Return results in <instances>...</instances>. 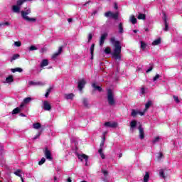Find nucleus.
Here are the masks:
<instances>
[{
    "mask_svg": "<svg viewBox=\"0 0 182 182\" xmlns=\"http://www.w3.org/2000/svg\"><path fill=\"white\" fill-rule=\"evenodd\" d=\"M110 42L114 46V51L112 53V58L115 60H122V46L120 41H116V38L112 37Z\"/></svg>",
    "mask_w": 182,
    "mask_h": 182,
    "instance_id": "f257e3e1",
    "label": "nucleus"
},
{
    "mask_svg": "<svg viewBox=\"0 0 182 182\" xmlns=\"http://www.w3.org/2000/svg\"><path fill=\"white\" fill-rule=\"evenodd\" d=\"M107 100L109 106H114L116 105V100H114V94L112 89L107 90Z\"/></svg>",
    "mask_w": 182,
    "mask_h": 182,
    "instance_id": "f03ea898",
    "label": "nucleus"
},
{
    "mask_svg": "<svg viewBox=\"0 0 182 182\" xmlns=\"http://www.w3.org/2000/svg\"><path fill=\"white\" fill-rule=\"evenodd\" d=\"M31 14V9L26 11H21V16L26 22H36V18H31L28 15Z\"/></svg>",
    "mask_w": 182,
    "mask_h": 182,
    "instance_id": "7ed1b4c3",
    "label": "nucleus"
},
{
    "mask_svg": "<svg viewBox=\"0 0 182 182\" xmlns=\"http://www.w3.org/2000/svg\"><path fill=\"white\" fill-rule=\"evenodd\" d=\"M105 16L106 18H112V19L117 21V19H119V13H113L112 11H107L105 14Z\"/></svg>",
    "mask_w": 182,
    "mask_h": 182,
    "instance_id": "20e7f679",
    "label": "nucleus"
},
{
    "mask_svg": "<svg viewBox=\"0 0 182 182\" xmlns=\"http://www.w3.org/2000/svg\"><path fill=\"white\" fill-rule=\"evenodd\" d=\"M44 154L47 160H49L50 161H52V160H53V157H52V153H50V151L48 147L45 148Z\"/></svg>",
    "mask_w": 182,
    "mask_h": 182,
    "instance_id": "39448f33",
    "label": "nucleus"
},
{
    "mask_svg": "<svg viewBox=\"0 0 182 182\" xmlns=\"http://www.w3.org/2000/svg\"><path fill=\"white\" fill-rule=\"evenodd\" d=\"M85 86H86V80H85V79H82L78 81L77 87L80 92H82V90H83V88L85 87Z\"/></svg>",
    "mask_w": 182,
    "mask_h": 182,
    "instance_id": "423d86ee",
    "label": "nucleus"
},
{
    "mask_svg": "<svg viewBox=\"0 0 182 182\" xmlns=\"http://www.w3.org/2000/svg\"><path fill=\"white\" fill-rule=\"evenodd\" d=\"M108 36L107 33H104L101 35L100 38V46H103V44L105 43V41H106L107 38Z\"/></svg>",
    "mask_w": 182,
    "mask_h": 182,
    "instance_id": "0eeeda50",
    "label": "nucleus"
},
{
    "mask_svg": "<svg viewBox=\"0 0 182 182\" xmlns=\"http://www.w3.org/2000/svg\"><path fill=\"white\" fill-rule=\"evenodd\" d=\"M43 109H44V110L47 111V112L52 110V105H50L49 104L48 101L43 102Z\"/></svg>",
    "mask_w": 182,
    "mask_h": 182,
    "instance_id": "6e6552de",
    "label": "nucleus"
},
{
    "mask_svg": "<svg viewBox=\"0 0 182 182\" xmlns=\"http://www.w3.org/2000/svg\"><path fill=\"white\" fill-rule=\"evenodd\" d=\"M138 129L139 132V139H141V140H143V139H144V129H143V127L141 125L139 126Z\"/></svg>",
    "mask_w": 182,
    "mask_h": 182,
    "instance_id": "1a4fd4ad",
    "label": "nucleus"
},
{
    "mask_svg": "<svg viewBox=\"0 0 182 182\" xmlns=\"http://www.w3.org/2000/svg\"><path fill=\"white\" fill-rule=\"evenodd\" d=\"M105 126L106 127H112V129H114L117 127V122H107L105 123Z\"/></svg>",
    "mask_w": 182,
    "mask_h": 182,
    "instance_id": "9d476101",
    "label": "nucleus"
},
{
    "mask_svg": "<svg viewBox=\"0 0 182 182\" xmlns=\"http://www.w3.org/2000/svg\"><path fill=\"white\" fill-rule=\"evenodd\" d=\"M62 52H63V46H61L60 47H59L58 51L57 53H55L54 54H53L52 59H56L57 56L60 55V53H62Z\"/></svg>",
    "mask_w": 182,
    "mask_h": 182,
    "instance_id": "9b49d317",
    "label": "nucleus"
},
{
    "mask_svg": "<svg viewBox=\"0 0 182 182\" xmlns=\"http://www.w3.org/2000/svg\"><path fill=\"white\" fill-rule=\"evenodd\" d=\"M164 22L165 25V28H164V31H168V23L167 22V16L166 14H164Z\"/></svg>",
    "mask_w": 182,
    "mask_h": 182,
    "instance_id": "f8f14e48",
    "label": "nucleus"
},
{
    "mask_svg": "<svg viewBox=\"0 0 182 182\" xmlns=\"http://www.w3.org/2000/svg\"><path fill=\"white\" fill-rule=\"evenodd\" d=\"M92 87H93L94 90H97L98 92H103V88H102V87L96 85V82H93L92 84Z\"/></svg>",
    "mask_w": 182,
    "mask_h": 182,
    "instance_id": "ddd939ff",
    "label": "nucleus"
},
{
    "mask_svg": "<svg viewBox=\"0 0 182 182\" xmlns=\"http://www.w3.org/2000/svg\"><path fill=\"white\" fill-rule=\"evenodd\" d=\"M78 159L79 160H81V161H83V159L85 160V161H87V160H89V156L85 154H82L81 155H78Z\"/></svg>",
    "mask_w": 182,
    "mask_h": 182,
    "instance_id": "4468645a",
    "label": "nucleus"
},
{
    "mask_svg": "<svg viewBox=\"0 0 182 182\" xmlns=\"http://www.w3.org/2000/svg\"><path fill=\"white\" fill-rule=\"evenodd\" d=\"M12 11L16 14H19V11H21V7L18 5H14L12 6Z\"/></svg>",
    "mask_w": 182,
    "mask_h": 182,
    "instance_id": "2eb2a0df",
    "label": "nucleus"
},
{
    "mask_svg": "<svg viewBox=\"0 0 182 182\" xmlns=\"http://www.w3.org/2000/svg\"><path fill=\"white\" fill-rule=\"evenodd\" d=\"M49 65V60L48 59H44L41 63V68H45V66H48Z\"/></svg>",
    "mask_w": 182,
    "mask_h": 182,
    "instance_id": "dca6fc26",
    "label": "nucleus"
},
{
    "mask_svg": "<svg viewBox=\"0 0 182 182\" xmlns=\"http://www.w3.org/2000/svg\"><path fill=\"white\" fill-rule=\"evenodd\" d=\"M160 43H161V38H159L158 39H156L152 42L153 46H157V45H160Z\"/></svg>",
    "mask_w": 182,
    "mask_h": 182,
    "instance_id": "f3484780",
    "label": "nucleus"
},
{
    "mask_svg": "<svg viewBox=\"0 0 182 182\" xmlns=\"http://www.w3.org/2000/svg\"><path fill=\"white\" fill-rule=\"evenodd\" d=\"M11 70L13 73H15L16 72L21 73V72H23V70L21 68H11Z\"/></svg>",
    "mask_w": 182,
    "mask_h": 182,
    "instance_id": "a211bd4d",
    "label": "nucleus"
},
{
    "mask_svg": "<svg viewBox=\"0 0 182 182\" xmlns=\"http://www.w3.org/2000/svg\"><path fill=\"white\" fill-rule=\"evenodd\" d=\"M152 105V102L151 100H149L146 105H145V109H144V112H147V110L150 108V106H151Z\"/></svg>",
    "mask_w": 182,
    "mask_h": 182,
    "instance_id": "6ab92c4d",
    "label": "nucleus"
},
{
    "mask_svg": "<svg viewBox=\"0 0 182 182\" xmlns=\"http://www.w3.org/2000/svg\"><path fill=\"white\" fill-rule=\"evenodd\" d=\"M149 178H150V173L146 171L144 176V182H149Z\"/></svg>",
    "mask_w": 182,
    "mask_h": 182,
    "instance_id": "aec40b11",
    "label": "nucleus"
},
{
    "mask_svg": "<svg viewBox=\"0 0 182 182\" xmlns=\"http://www.w3.org/2000/svg\"><path fill=\"white\" fill-rule=\"evenodd\" d=\"M136 126H137V121L132 120L130 122V127L131 129H135Z\"/></svg>",
    "mask_w": 182,
    "mask_h": 182,
    "instance_id": "412c9836",
    "label": "nucleus"
},
{
    "mask_svg": "<svg viewBox=\"0 0 182 182\" xmlns=\"http://www.w3.org/2000/svg\"><path fill=\"white\" fill-rule=\"evenodd\" d=\"M137 18L139 20L144 21L146 19V14L139 13Z\"/></svg>",
    "mask_w": 182,
    "mask_h": 182,
    "instance_id": "4be33fe9",
    "label": "nucleus"
},
{
    "mask_svg": "<svg viewBox=\"0 0 182 182\" xmlns=\"http://www.w3.org/2000/svg\"><path fill=\"white\" fill-rule=\"evenodd\" d=\"M6 82L7 83H11V82H14V75H9L8 77H6Z\"/></svg>",
    "mask_w": 182,
    "mask_h": 182,
    "instance_id": "5701e85b",
    "label": "nucleus"
},
{
    "mask_svg": "<svg viewBox=\"0 0 182 182\" xmlns=\"http://www.w3.org/2000/svg\"><path fill=\"white\" fill-rule=\"evenodd\" d=\"M22 171H21V169H17L15 172H14V174L16 175V176H17L18 177H20V178H21V180L22 179V178H23V177H22V175L21 174V172Z\"/></svg>",
    "mask_w": 182,
    "mask_h": 182,
    "instance_id": "b1692460",
    "label": "nucleus"
},
{
    "mask_svg": "<svg viewBox=\"0 0 182 182\" xmlns=\"http://www.w3.org/2000/svg\"><path fill=\"white\" fill-rule=\"evenodd\" d=\"M130 21L133 25H136V23H137V18H136L134 16H131Z\"/></svg>",
    "mask_w": 182,
    "mask_h": 182,
    "instance_id": "393cba45",
    "label": "nucleus"
},
{
    "mask_svg": "<svg viewBox=\"0 0 182 182\" xmlns=\"http://www.w3.org/2000/svg\"><path fill=\"white\" fill-rule=\"evenodd\" d=\"M33 129H41V127H42V124H41V123L39 122L34 123L33 124Z\"/></svg>",
    "mask_w": 182,
    "mask_h": 182,
    "instance_id": "a878e982",
    "label": "nucleus"
},
{
    "mask_svg": "<svg viewBox=\"0 0 182 182\" xmlns=\"http://www.w3.org/2000/svg\"><path fill=\"white\" fill-rule=\"evenodd\" d=\"M118 28L119 33H123V32H124V30L123 29V23H119Z\"/></svg>",
    "mask_w": 182,
    "mask_h": 182,
    "instance_id": "bb28decb",
    "label": "nucleus"
},
{
    "mask_svg": "<svg viewBox=\"0 0 182 182\" xmlns=\"http://www.w3.org/2000/svg\"><path fill=\"white\" fill-rule=\"evenodd\" d=\"M73 97H75V95H73V93L65 95V99H67L68 100H72V99H73Z\"/></svg>",
    "mask_w": 182,
    "mask_h": 182,
    "instance_id": "cd10ccee",
    "label": "nucleus"
},
{
    "mask_svg": "<svg viewBox=\"0 0 182 182\" xmlns=\"http://www.w3.org/2000/svg\"><path fill=\"white\" fill-rule=\"evenodd\" d=\"M82 103L85 106V107H89V101L86 98H83Z\"/></svg>",
    "mask_w": 182,
    "mask_h": 182,
    "instance_id": "c85d7f7f",
    "label": "nucleus"
},
{
    "mask_svg": "<svg viewBox=\"0 0 182 182\" xmlns=\"http://www.w3.org/2000/svg\"><path fill=\"white\" fill-rule=\"evenodd\" d=\"M137 114H139V111H136L135 109H132L131 116H132V117H136Z\"/></svg>",
    "mask_w": 182,
    "mask_h": 182,
    "instance_id": "c756f323",
    "label": "nucleus"
},
{
    "mask_svg": "<svg viewBox=\"0 0 182 182\" xmlns=\"http://www.w3.org/2000/svg\"><path fill=\"white\" fill-rule=\"evenodd\" d=\"M21 112V108L16 107L12 111V114H18Z\"/></svg>",
    "mask_w": 182,
    "mask_h": 182,
    "instance_id": "7c9ffc66",
    "label": "nucleus"
},
{
    "mask_svg": "<svg viewBox=\"0 0 182 182\" xmlns=\"http://www.w3.org/2000/svg\"><path fill=\"white\" fill-rule=\"evenodd\" d=\"M105 53L106 55H110V53H112V48H110V47H107L105 50Z\"/></svg>",
    "mask_w": 182,
    "mask_h": 182,
    "instance_id": "2f4dec72",
    "label": "nucleus"
},
{
    "mask_svg": "<svg viewBox=\"0 0 182 182\" xmlns=\"http://www.w3.org/2000/svg\"><path fill=\"white\" fill-rule=\"evenodd\" d=\"M28 85H30V86H32V85H42V82H33V81H30V82H28Z\"/></svg>",
    "mask_w": 182,
    "mask_h": 182,
    "instance_id": "473e14b6",
    "label": "nucleus"
},
{
    "mask_svg": "<svg viewBox=\"0 0 182 182\" xmlns=\"http://www.w3.org/2000/svg\"><path fill=\"white\" fill-rule=\"evenodd\" d=\"M24 2H26V0H17L16 4L18 6H21Z\"/></svg>",
    "mask_w": 182,
    "mask_h": 182,
    "instance_id": "72a5a7b5",
    "label": "nucleus"
},
{
    "mask_svg": "<svg viewBox=\"0 0 182 182\" xmlns=\"http://www.w3.org/2000/svg\"><path fill=\"white\" fill-rule=\"evenodd\" d=\"M159 141H160V136H156L152 141V143L156 144V143H159Z\"/></svg>",
    "mask_w": 182,
    "mask_h": 182,
    "instance_id": "f704fd0d",
    "label": "nucleus"
},
{
    "mask_svg": "<svg viewBox=\"0 0 182 182\" xmlns=\"http://www.w3.org/2000/svg\"><path fill=\"white\" fill-rule=\"evenodd\" d=\"M159 176L160 177H162V178H166V176L164 175V170L161 169L159 171Z\"/></svg>",
    "mask_w": 182,
    "mask_h": 182,
    "instance_id": "c9c22d12",
    "label": "nucleus"
},
{
    "mask_svg": "<svg viewBox=\"0 0 182 182\" xmlns=\"http://www.w3.org/2000/svg\"><path fill=\"white\" fill-rule=\"evenodd\" d=\"M146 46H147V44H146V43H144V41H141V49L144 50Z\"/></svg>",
    "mask_w": 182,
    "mask_h": 182,
    "instance_id": "e433bc0d",
    "label": "nucleus"
},
{
    "mask_svg": "<svg viewBox=\"0 0 182 182\" xmlns=\"http://www.w3.org/2000/svg\"><path fill=\"white\" fill-rule=\"evenodd\" d=\"M19 56V54H14L11 58V62H13V60H16Z\"/></svg>",
    "mask_w": 182,
    "mask_h": 182,
    "instance_id": "4c0bfd02",
    "label": "nucleus"
},
{
    "mask_svg": "<svg viewBox=\"0 0 182 182\" xmlns=\"http://www.w3.org/2000/svg\"><path fill=\"white\" fill-rule=\"evenodd\" d=\"M9 25H11L10 22H5V23H0V27L1 26H9Z\"/></svg>",
    "mask_w": 182,
    "mask_h": 182,
    "instance_id": "58836bf2",
    "label": "nucleus"
},
{
    "mask_svg": "<svg viewBox=\"0 0 182 182\" xmlns=\"http://www.w3.org/2000/svg\"><path fill=\"white\" fill-rule=\"evenodd\" d=\"M90 54L93 55V52H95V43L92 44L90 48Z\"/></svg>",
    "mask_w": 182,
    "mask_h": 182,
    "instance_id": "ea45409f",
    "label": "nucleus"
},
{
    "mask_svg": "<svg viewBox=\"0 0 182 182\" xmlns=\"http://www.w3.org/2000/svg\"><path fill=\"white\" fill-rule=\"evenodd\" d=\"M46 161L45 157H43L40 161H38V166H42Z\"/></svg>",
    "mask_w": 182,
    "mask_h": 182,
    "instance_id": "a19ab883",
    "label": "nucleus"
},
{
    "mask_svg": "<svg viewBox=\"0 0 182 182\" xmlns=\"http://www.w3.org/2000/svg\"><path fill=\"white\" fill-rule=\"evenodd\" d=\"M101 173H102V174L105 176L107 177L109 172L107 170L105 169H102L101 170Z\"/></svg>",
    "mask_w": 182,
    "mask_h": 182,
    "instance_id": "79ce46f5",
    "label": "nucleus"
},
{
    "mask_svg": "<svg viewBox=\"0 0 182 182\" xmlns=\"http://www.w3.org/2000/svg\"><path fill=\"white\" fill-rule=\"evenodd\" d=\"M149 68L146 70V73H149V72H151L154 68V64H150Z\"/></svg>",
    "mask_w": 182,
    "mask_h": 182,
    "instance_id": "37998d69",
    "label": "nucleus"
},
{
    "mask_svg": "<svg viewBox=\"0 0 182 182\" xmlns=\"http://www.w3.org/2000/svg\"><path fill=\"white\" fill-rule=\"evenodd\" d=\"M31 100H32V98L26 97L23 100V102L26 105V104L29 103V102H31Z\"/></svg>",
    "mask_w": 182,
    "mask_h": 182,
    "instance_id": "c03bdc74",
    "label": "nucleus"
},
{
    "mask_svg": "<svg viewBox=\"0 0 182 182\" xmlns=\"http://www.w3.org/2000/svg\"><path fill=\"white\" fill-rule=\"evenodd\" d=\"M14 45L17 48H19L22 46V43H21V41H16V42H14Z\"/></svg>",
    "mask_w": 182,
    "mask_h": 182,
    "instance_id": "a18cd8bd",
    "label": "nucleus"
},
{
    "mask_svg": "<svg viewBox=\"0 0 182 182\" xmlns=\"http://www.w3.org/2000/svg\"><path fill=\"white\" fill-rule=\"evenodd\" d=\"M29 50H38V48H36V46H31L29 48Z\"/></svg>",
    "mask_w": 182,
    "mask_h": 182,
    "instance_id": "49530a36",
    "label": "nucleus"
},
{
    "mask_svg": "<svg viewBox=\"0 0 182 182\" xmlns=\"http://www.w3.org/2000/svg\"><path fill=\"white\" fill-rule=\"evenodd\" d=\"M91 39H93V34L92 33L88 34V42H90Z\"/></svg>",
    "mask_w": 182,
    "mask_h": 182,
    "instance_id": "de8ad7c7",
    "label": "nucleus"
},
{
    "mask_svg": "<svg viewBox=\"0 0 182 182\" xmlns=\"http://www.w3.org/2000/svg\"><path fill=\"white\" fill-rule=\"evenodd\" d=\"M159 78H160V75L156 74V75H155V77H154L153 80H154V82H156V80H157L159 79Z\"/></svg>",
    "mask_w": 182,
    "mask_h": 182,
    "instance_id": "09e8293b",
    "label": "nucleus"
},
{
    "mask_svg": "<svg viewBox=\"0 0 182 182\" xmlns=\"http://www.w3.org/2000/svg\"><path fill=\"white\" fill-rule=\"evenodd\" d=\"M173 99H174L175 102H176V103H180V100H178V97L174 95Z\"/></svg>",
    "mask_w": 182,
    "mask_h": 182,
    "instance_id": "8fccbe9b",
    "label": "nucleus"
},
{
    "mask_svg": "<svg viewBox=\"0 0 182 182\" xmlns=\"http://www.w3.org/2000/svg\"><path fill=\"white\" fill-rule=\"evenodd\" d=\"M144 113H146V112H144H144L138 111V114H139L140 116H144Z\"/></svg>",
    "mask_w": 182,
    "mask_h": 182,
    "instance_id": "3c124183",
    "label": "nucleus"
},
{
    "mask_svg": "<svg viewBox=\"0 0 182 182\" xmlns=\"http://www.w3.org/2000/svg\"><path fill=\"white\" fill-rule=\"evenodd\" d=\"M41 136V133H38L37 135H36L33 137V140H36V139H39V136Z\"/></svg>",
    "mask_w": 182,
    "mask_h": 182,
    "instance_id": "603ef678",
    "label": "nucleus"
},
{
    "mask_svg": "<svg viewBox=\"0 0 182 182\" xmlns=\"http://www.w3.org/2000/svg\"><path fill=\"white\" fill-rule=\"evenodd\" d=\"M141 95H144V93H146V90H144V87L141 88Z\"/></svg>",
    "mask_w": 182,
    "mask_h": 182,
    "instance_id": "864d4df0",
    "label": "nucleus"
},
{
    "mask_svg": "<svg viewBox=\"0 0 182 182\" xmlns=\"http://www.w3.org/2000/svg\"><path fill=\"white\" fill-rule=\"evenodd\" d=\"M100 157H101L102 159H106V156H105V154H103V152L101 153V154H100Z\"/></svg>",
    "mask_w": 182,
    "mask_h": 182,
    "instance_id": "5fc2aeb1",
    "label": "nucleus"
},
{
    "mask_svg": "<svg viewBox=\"0 0 182 182\" xmlns=\"http://www.w3.org/2000/svg\"><path fill=\"white\" fill-rule=\"evenodd\" d=\"M103 146H105V142L104 141H102L100 145V149H103Z\"/></svg>",
    "mask_w": 182,
    "mask_h": 182,
    "instance_id": "6e6d98bb",
    "label": "nucleus"
},
{
    "mask_svg": "<svg viewBox=\"0 0 182 182\" xmlns=\"http://www.w3.org/2000/svg\"><path fill=\"white\" fill-rule=\"evenodd\" d=\"M52 92V87H50L48 89H47V92L50 93Z\"/></svg>",
    "mask_w": 182,
    "mask_h": 182,
    "instance_id": "4d7b16f0",
    "label": "nucleus"
},
{
    "mask_svg": "<svg viewBox=\"0 0 182 182\" xmlns=\"http://www.w3.org/2000/svg\"><path fill=\"white\" fill-rule=\"evenodd\" d=\"M98 153L100 154L102 153H103V148H100V149L98 150Z\"/></svg>",
    "mask_w": 182,
    "mask_h": 182,
    "instance_id": "13d9d810",
    "label": "nucleus"
},
{
    "mask_svg": "<svg viewBox=\"0 0 182 182\" xmlns=\"http://www.w3.org/2000/svg\"><path fill=\"white\" fill-rule=\"evenodd\" d=\"M68 182H72V178L69 177L67 178Z\"/></svg>",
    "mask_w": 182,
    "mask_h": 182,
    "instance_id": "bf43d9fd",
    "label": "nucleus"
},
{
    "mask_svg": "<svg viewBox=\"0 0 182 182\" xmlns=\"http://www.w3.org/2000/svg\"><path fill=\"white\" fill-rule=\"evenodd\" d=\"M49 94H50L49 92H46L45 95L46 97H49Z\"/></svg>",
    "mask_w": 182,
    "mask_h": 182,
    "instance_id": "052dcab7",
    "label": "nucleus"
},
{
    "mask_svg": "<svg viewBox=\"0 0 182 182\" xmlns=\"http://www.w3.org/2000/svg\"><path fill=\"white\" fill-rule=\"evenodd\" d=\"M20 116H21V117H26V115H25V114L23 113H21Z\"/></svg>",
    "mask_w": 182,
    "mask_h": 182,
    "instance_id": "680f3d73",
    "label": "nucleus"
},
{
    "mask_svg": "<svg viewBox=\"0 0 182 182\" xmlns=\"http://www.w3.org/2000/svg\"><path fill=\"white\" fill-rule=\"evenodd\" d=\"M161 157H164V155H163L162 153H160V154H159V159H161Z\"/></svg>",
    "mask_w": 182,
    "mask_h": 182,
    "instance_id": "e2e57ef3",
    "label": "nucleus"
},
{
    "mask_svg": "<svg viewBox=\"0 0 182 182\" xmlns=\"http://www.w3.org/2000/svg\"><path fill=\"white\" fill-rule=\"evenodd\" d=\"M105 140H106V136H104L103 138H102V141H104V143H105Z\"/></svg>",
    "mask_w": 182,
    "mask_h": 182,
    "instance_id": "0e129e2a",
    "label": "nucleus"
},
{
    "mask_svg": "<svg viewBox=\"0 0 182 182\" xmlns=\"http://www.w3.org/2000/svg\"><path fill=\"white\" fill-rule=\"evenodd\" d=\"M72 21H73L72 18H68V21L69 23L72 22Z\"/></svg>",
    "mask_w": 182,
    "mask_h": 182,
    "instance_id": "69168bd1",
    "label": "nucleus"
},
{
    "mask_svg": "<svg viewBox=\"0 0 182 182\" xmlns=\"http://www.w3.org/2000/svg\"><path fill=\"white\" fill-rule=\"evenodd\" d=\"M122 156H123V154H119V158L122 159Z\"/></svg>",
    "mask_w": 182,
    "mask_h": 182,
    "instance_id": "338daca9",
    "label": "nucleus"
},
{
    "mask_svg": "<svg viewBox=\"0 0 182 182\" xmlns=\"http://www.w3.org/2000/svg\"><path fill=\"white\" fill-rule=\"evenodd\" d=\"M58 180V178L56 176L54 177V181H56Z\"/></svg>",
    "mask_w": 182,
    "mask_h": 182,
    "instance_id": "774afa93",
    "label": "nucleus"
}]
</instances>
